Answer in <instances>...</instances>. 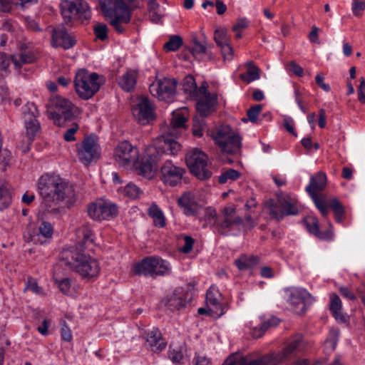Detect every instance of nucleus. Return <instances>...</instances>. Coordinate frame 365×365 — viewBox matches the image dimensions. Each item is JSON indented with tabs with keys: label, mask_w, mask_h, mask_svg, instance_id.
Listing matches in <instances>:
<instances>
[{
	"label": "nucleus",
	"mask_w": 365,
	"mask_h": 365,
	"mask_svg": "<svg viewBox=\"0 0 365 365\" xmlns=\"http://www.w3.org/2000/svg\"><path fill=\"white\" fill-rule=\"evenodd\" d=\"M302 346V335H294L284 343L282 351L262 356L265 365H279L297 357Z\"/></svg>",
	"instance_id": "4"
},
{
	"label": "nucleus",
	"mask_w": 365,
	"mask_h": 365,
	"mask_svg": "<svg viewBox=\"0 0 365 365\" xmlns=\"http://www.w3.org/2000/svg\"><path fill=\"white\" fill-rule=\"evenodd\" d=\"M36 59V55L31 51H21L11 56L14 66L19 72L24 65L32 63Z\"/></svg>",
	"instance_id": "33"
},
{
	"label": "nucleus",
	"mask_w": 365,
	"mask_h": 365,
	"mask_svg": "<svg viewBox=\"0 0 365 365\" xmlns=\"http://www.w3.org/2000/svg\"><path fill=\"white\" fill-rule=\"evenodd\" d=\"M262 107L261 105H256L251 107L247 112L248 119L251 122L255 123L257 120L259 114L262 110Z\"/></svg>",
	"instance_id": "55"
},
{
	"label": "nucleus",
	"mask_w": 365,
	"mask_h": 365,
	"mask_svg": "<svg viewBox=\"0 0 365 365\" xmlns=\"http://www.w3.org/2000/svg\"><path fill=\"white\" fill-rule=\"evenodd\" d=\"M108 16L110 19V24L118 34H123L125 31V25L130 21L131 13L127 3L123 0H116Z\"/></svg>",
	"instance_id": "13"
},
{
	"label": "nucleus",
	"mask_w": 365,
	"mask_h": 365,
	"mask_svg": "<svg viewBox=\"0 0 365 365\" xmlns=\"http://www.w3.org/2000/svg\"><path fill=\"white\" fill-rule=\"evenodd\" d=\"M186 347L184 344H171L169 346L168 357L175 364H182Z\"/></svg>",
	"instance_id": "39"
},
{
	"label": "nucleus",
	"mask_w": 365,
	"mask_h": 365,
	"mask_svg": "<svg viewBox=\"0 0 365 365\" xmlns=\"http://www.w3.org/2000/svg\"><path fill=\"white\" fill-rule=\"evenodd\" d=\"M339 333H330V337L325 341V346L329 348L331 351H334L338 341Z\"/></svg>",
	"instance_id": "61"
},
{
	"label": "nucleus",
	"mask_w": 365,
	"mask_h": 365,
	"mask_svg": "<svg viewBox=\"0 0 365 365\" xmlns=\"http://www.w3.org/2000/svg\"><path fill=\"white\" fill-rule=\"evenodd\" d=\"M93 32L96 38L103 41L108 38V28L106 24H98L93 26Z\"/></svg>",
	"instance_id": "53"
},
{
	"label": "nucleus",
	"mask_w": 365,
	"mask_h": 365,
	"mask_svg": "<svg viewBox=\"0 0 365 365\" xmlns=\"http://www.w3.org/2000/svg\"><path fill=\"white\" fill-rule=\"evenodd\" d=\"M159 153L155 148V140L153 145L149 146L146 150V155L141 160L136 167V171L139 175L148 179H153L157 171V163Z\"/></svg>",
	"instance_id": "15"
},
{
	"label": "nucleus",
	"mask_w": 365,
	"mask_h": 365,
	"mask_svg": "<svg viewBox=\"0 0 365 365\" xmlns=\"http://www.w3.org/2000/svg\"><path fill=\"white\" fill-rule=\"evenodd\" d=\"M327 185V176L324 173L319 172L310 178L309 184L306 187V191L309 195H317V192L323 190Z\"/></svg>",
	"instance_id": "32"
},
{
	"label": "nucleus",
	"mask_w": 365,
	"mask_h": 365,
	"mask_svg": "<svg viewBox=\"0 0 365 365\" xmlns=\"http://www.w3.org/2000/svg\"><path fill=\"white\" fill-rule=\"evenodd\" d=\"M200 93L203 97L197 102L196 109L201 116H207L214 110L217 96L215 93L207 92L206 88L202 86L200 88Z\"/></svg>",
	"instance_id": "24"
},
{
	"label": "nucleus",
	"mask_w": 365,
	"mask_h": 365,
	"mask_svg": "<svg viewBox=\"0 0 365 365\" xmlns=\"http://www.w3.org/2000/svg\"><path fill=\"white\" fill-rule=\"evenodd\" d=\"M342 303L336 294H330L329 309L335 319L339 322H346V317L341 312Z\"/></svg>",
	"instance_id": "34"
},
{
	"label": "nucleus",
	"mask_w": 365,
	"mask_h": 365,
	"mask_svg": "<svg viewBox=\"0 0 365 365\" xmlns=\"http://www.w3.org/2000/svg\"><path fill=\"white\" fill-rule=\"evenodd\" d=\"M76 36L68 34L63 26H59L53 30L52 46L54 47H62L65 50L70 49L76 44Z\"/></svg>",
	"instance_id": "23"
},
{
	"label": "nucleus",
	"mask_w": 365,
	"mask_h": 365,
	"mask_svg": "<svg viewBox=\"0 0 365 365\" xmlns=\"http://www.w3.org/2000/svg\"><path fill=\"white\" fill-rule=\"evenodd\" d=\"M222 365H265L263 356L252 359L249 356H242L239 354L230 356Z\"/></svg>",
	"instance_id": "31"
},
{
	"label": "nucleus",
	"mask_w": 365,
	"mask_h": 365,
	"mask_svg": "<svg viewBox=\"0 0 365 365\" xmlns=\"http://www.w3.org/2000/svg\"><path fill=\"white\" fill-rule=\"evenodd\" d=\"M138 156V148L132 145L128 141L120 143L114 151L115 160L120 166L130 165L137 160Z\"/></svg>",
	"instance_id": "21"
},
{
	"label": "nucleus",
	"mask_w": 365,
	"mask_h": 365,
	"mask_svg": "<svg viewBox=\"0 0 365 365\" xmlns=\"http://www.w3.org/2000/svg\"><path fill=\"white\" fill-rule=\"evenodd\" d=\"M77 155L79 160L88 165L96 162L101 156V147L96 135H90L76 145Z\"/></svg>",
	"instance_id": "12"
},
{
	"label": "nucleus",
	"mask_w": 365,
	"mask_h": 365,
	"mask_svg": "<svg viewBox=\"0 0 365 365\" xmlns=\"http://www.w3.org/2000/svg\"><path fill=\"white\" fill-rule=\"evenodd\" d=\"M240 177V173L234 169H228L223 172L220 176L218 181L220 184H225L228 180H236Z\"/></svg>",
	"instance_id": "48"
},
{
	"label": "nucleus",
	"mask_w": 365,
	"mask_h": 365,
	"mask_svg": "<svg viewBox=\"0 0 365 365\" xmlns=\"http://www.w3.org/2000/svg\"><path fill=\"white\" fill-rule=\"evenodd\" d=\"M364 9H365V2L364 1H360L358 0L353 1L352 12L355 16H356V17L361 16Z\"/></svg>",
	"instance_id": "56"
},
{
	"label": "nucleus",
	"mask_w": 365,
	"mask_h": 365,
	"mask_svg": "<svg viewBox=\"0 0 365 365\" xmlns=\"http://www.w3.org/2000/svg\"><path fill=\"white\" fill-rule=\"evenodd\" d=\"M221 53L225 61H231L233 57V49L230 45V42L225 45L220 46Z\"/></svg>",
	"instance_id": "58"
},
{
	"label": "nucleus",
	"mask_w": 365,
	"mask_h": 365,
	"mask_svg": "<svg viewBox=\"0 0 365 365\" xmlns=\"http://www.w3.org/2000/svg\"><path fill=\"white\" fill-rule=\"evenodd\" d=\"M55 283L58 285L60 291L64 294H69L71 287V279L65 277L61 279H54Z\"/></svg>",
	"instance_id": "54"
},
{
	"label": "nucleus",
	"mask_w": 365,
	"mask_h": 365,
	"mask_svg": "<svg viewBox=\"0 0 365 365\" xmlns=\"http://www.w3.org/2000/svg\"><path fill=\"white\" fill-rule=\"evenodd\" d=\"M118 191L130 199L139 198L143 194V191L132 182L128 183L124 187L118 189Z\"/></svg>",
	"instance_id": "42"
},
{
	"label": "nucleus",
	"mask_w": 365,
	"mask_h": 365,
	"mask_svg": "<svg viewBox=\"0 0 365 365\" xmlns=\"http://www.w3.org/2000/svg\"><path fill=\"white\" fill-rule=\"evenodd\" d=\"M182 44V39L180 36H173L169 41L164 44V49L167 51H175Z\"/></svg>",
	"instance_id": "49"
},
{
	"label": "nucleus",
	"mask_w": 365,
	"mask_h": 365,
	"mask_svg": "<svg viewBox=\"0 0 365 365\" xmlns=\"http://www.w3.org/2000/svg\"><path fill=\"white\" fill-rule=\"evenodd\" d=\"M214 40L220 47L230 42V38L227 36V31L225 29H216L214 34Z\"/></svg>",
	"instance_id": "50"
},
{
	"label": "nucleus",
	"mask_w": 365,
	"mask_h": 365,
	"mask_svg": "<svg viewBox=\"0 0 365 365\" xmlns=\"http://www.w3.org/2000/svg\"><path fill=\"white\" fill-rule=\"evenodd\" d=\"M79 126L77 123H73L63 134V138L67 142L74 141L76 140L75 134L78 131Z\"/></svg>",
	"instance_id": "57"
},
{
	"label": "nucleus",
	"mask_w": 365,
	"mask_h": 365,
	"mask_svg": "<svg viewBox=\"0 0 365 365\" xmlns=\"http://www.w3.org/2000/svg\"><path fill=\"white\" fill-rule=\"evenodd\" d=\"M88 214L94 220H109L117 215L118 207L115 204L100 200L88 205Z\"/></svg>",
	"instance_id": "18"
},
{
	"label": "nucleus",
	"mask_w": 365,
	"mask_h": 365,
	"mask_svg": "<svg viewBox=\"0 0 365 365\" xmlns=\"http://www.w3.org/2000/svg\"><path fill=\"white\" fill-rule=\"evenodd\" d=\"M245 65L247 70L240 75V78L247 83L258 80L260 77L259 68L252 61H248Z\"/></svg>",
	"instance_id": "40"
},
{
	"label": "nucleus",
	"mask_w": 365,
	"mask_h": 365,
	"mask_svg": "<svg viewBox=\"0 0 365 365\" xmlns=\"http://www.w3.org/2000/svg\"><path fill=\"white\" fill-rule=\"evenodd\" d=\"M192 47L191 52L195 58H200L203 60H211L212 58V53L207 50L206 42L200 41L196 38L192 40Z\"/></svg>",
	"instance_id": "35"
},
{
	"label": "nucleus",
	"mask_w": 365,
	"mask_h": 365,
	"mask_svg": "<svg viewBox=\"0 0 365 365\" xmlns=\"http://www.w3.org/2000/svg\"><path fill=\"white\" fill-rule=\"evenodd\" d=\"M259 262V258L255 255H241L235 260V264L240 271L253 269Z\"/></svg>",
	"instance_id": "36"
},
{
	"label": "nucleus",
	"mask_w": 365,
	"mask_h": 365,
	"mask_svg": "<svg viewBox=\"0 0 365 365\" xmlns=\"http://www.w3.org/2000/svg\"><path fill=\"white\" fill-rule=\"evenodd\" d=\"M41 205L49 213L58 214L62 208H70L76 202L73 186L58 175L44 174L37 183Z\"/></svg>",
	"instance_id": "1"
},
{
	"label": "nucleus",
	"mask_w": 365,
	"mask_h": 365,
	"mask_svg": "<svg viewBox=\"0 0 365 365\" xmlns=\"http://www.w3.org/2000/svg\"><path fill=\"white\" fill-rule=\"evenodd\" d=\"M99 76L96 73H89L82 69L78 71L75 77L74 85L78 96L84 100L93 97L101 87Z\"/></svg>",
	"instance_id": "7"
},
{
	"label": "nucleus",
	"mask_w": 365,
	"mask_h": 365,
	"mask_svg": "<svg viewBox=\"0 0 365 365\" xmlns=\"http://www.w3.org/2000/svg\"><path fill=\"white\" fill-rule=\"evenodd\" d=\"M193 365H212L211 360L205 356L196 354L193 358Z\"/></svg>",
	"instance_id": "63"
},
{
	"label": "nucleus",
	"mask_w": 365,
	"mask_h": 365,
	"mask_svg": "<svg viewBox=\"0 0 365 365\" xmlns=\"http://www.w3.org/2000/svg\"><path fill=\"white\" fill-rule=\"evenodd\" d=\"M38 115L37 107L33 103H27L22 107V118L24 123L38 120Z\"/></svg>",
	"instance_id": "41"
},
{
	"label": "nucleus",
	"mask_w": 365,
	"mask_h": 365,
	"mask_svg": "<svg viewBox=\"0 0 365 365\" xmlns=\"http://www.w3.org/2000/svg\"><path fill=\"white\" fill-rule=\"evenodd\" d=\"M11 200L7 184L0 179V210L6 208Z\"/></svg>",
	"instance_id": "44"
},
{
	"label": "nucleus",
	"mask_w": 365,
	"mask_h": 365,
	"mask_svg": "<svg viewBox=\"0 0 365 365\" xmlns=\"http://www.w3.org/2000/svg\"><path fill=\"white\" fill-rule=\"evenodd\" d=\"M185 162L191 173L200 180L209 179L212 173L207 168V156L197 148L190 150L185 155Z\"/></svg>",
	"instance_id": "10"
},
{
	"label": "nucleus",
	"mask_w": 365,
	"mask_h": 365,
	"mask_svg": "<svg viewBox=\"0 0 365 365\" xmlns=\"http://www.w3.org/2000/svg\"><path fill=\"white\" fill-rule=\"evenodd\" d=\"M329 207L331 208L334 213L336 222L339 223L342 222L345 212L341 203L336 198H334L329 200Z\"/></svg>",
	"instance_id": "43"
},
{
	"label": "nucleus",
	"mask_w": 365,
	"mask_h": 365,
	"mask_svg": "<svg viewBox=\"0 0 365 365\" xmlns=\"http://www.w3.org/2000/svg\"><path fill=\"white\" fill-rule=\"evenodd\" d=\"M39 234L46 239L52 237L53 233V225L46 221H42L38 227Z\"/></svg>",
	"instance_id": "52"
},
{
	"label": "nucleus",
	"mask_w": 365,
	"mask_h": 365,
	"mask_svg": "<svg viewBox=\"0 0 365 365\" xmlns=\"http://www.w3.org/2000/svg\"><path fill=\"white\" fill-rule=\"evenodd\" d=\"M222 296L217 288L211 286L206 293V304L211 312V317L217 319L226 311V306L222 302Z\"/></svg>",
	"instance_id": "22"
},
{
	"label": "nucleus",
	"mask_w": 365,
	"mask_h": 365,
	"mask_svg": "<svg viewBox=\"0 0 365 365\" xmlns=\"http://www.w3.org/2000/svg\"><path fill=\"white\" fill-rule=\"evenodd\" d=\"M242 223V217L236 215L235 207L229 206L224 207L222 215L215 219L214 227L218 232L222 235H227L235 225H241Z\"/></svg>",
	"instance_id": "17"
},
{
	"label": "nucleus",
	"mask_w": 365,
	"mask_h": 365,
	"mask_svg": "<svg viewBox=\"0 0 365 365\" xmlns=\"http://www.w3.org/2000/svg\"><path fill=\"white\" fill-rule=\"evenodd\" d=\"M212 138L224 153L236 154L240 151L242 138L227 125L217 128Z\"/></svg>",
	"instance_id": "5"
},
{
	"label": "nucleus",
	"mask_w": 365,
	"mask_h": 365,
	"mask_svg": "<svg viewBox=\"0 0 365 365\" xmlns=\"http://www.w3.org/2000/svg\"><path fill=\"white\" fill-rule=\"evenodd\" d=\"M186 118L181 111L173 112L170 127L166 133L161 135L155 139V148L159 153L177 155L181 149L180 144L176 138L180 135L179 129L185 127Z\"/></svg>",
	"instance_id": "3"
},
{
	"label": "nucleus",
	"mask_w": 365,
	"mask_h": 365,
	"mask_svg": "<svg viewBox=\"0 0 365 365\" xmlns=\"http://www.w3.org/2000/svg\"><path fill=\"white\" fill-rule=\"evenodd\" d=\"M183 239L185 243L184 245L180 248V251L185 254H187L192 250L195 240L192 237L187 235L184 236Z\"/></svg>",
	"instance_id": "59"
},
{
	"label": "nucleus",
	"mask_w": 365,
	"mask_h": 365,
	"mask_svg": "<svg viewBox=\"0 0 365 365\" xmlns=\"http://www.w3.org/2000/svg\"><path fill=\"white\" fill-rule=\"evenodd\" d=\"M177 82L175 79H158L149 86L151 95L163 101H171L175 96Z\"/></svg>",
	"instance_id": "16"
},
{
	"label": "nucleus",
	"mask_w": 365,
	"mask_h": 365,
	"mask_svg": "<svg viewBox=\"0 0 365 365\" xmlns=\"http://www.w3.org/2000/svg\"><path fill=\"white\" fill-rule=\"evenodd\" d=\"M287 302L291 309L297 314H303L307 307L315 302V298L305 289L289 287L284 289Z\"/></svg>",
	"instance_id": "9"
},
{
	"label": "nucleus",
	"mask_w": 365,
	"mask_h": 365,
	"mask_svg": "<svg viewBox=\"0 0 365 365\" xmlns=\"http://www.w3.org/2000/svg\"><path fill=\"white\" fill-rule=\"evenodd\" d=\"M279 322V319L276 317L261 318L259 324L250 330V334L254 339L260 338L268 329L277 327Z\"/></svg>",
	"instance_id": "28"
},
{
	"label": "nucleus",
	"mask_w": 365,
	"mask_h": 365,
	"mask_svg": "<svg viewBox=\"0 0 365 365\" xmlns=\"http://www.w3.org/2000/svg\"><path fill=\"white\" fill-rule=\"evenodd\" d=\"M190 300L191 294L185 292L182 288H178L170 297L168 304L172 309H179L185 307Z\"/></svg>",
	"instance_id": "27"
},
{
	"label": "nucleus",
	"mask_w": 365,
	"mask_h": 365,
	"mask_svg": "<svg viewBox=\"0 0 365 365\" xmlns=\"http://www.w3.org/2000/svg\"><path fill=\"white\" fill-rule=\"evenodd\" d=\"M30 290L33 293L37 295L43 296L45 293L43 289L38 286L36 279L32 277H29L26 282V287L24 291Z\"/></svg>",
	"instance_id": "51"
},
{
	"label": "nucleus",
	"mask_w": 365,
	"mask_h": 365,
	"mask_svg": "<svg viewBox=\"0 0 365 365\" xmlns=\"http://www.w3.org/2000/svg\"><path fill=\"white\" fill-rule=\"evenodd\" d=\"M62 260L83 279L93 281L100 274L101 267L97 259L81 250L64 251L62 254Z\"/></svg>",
	"instance_id": "2"
},
{
	"label": "nucleus",
	"mask_w": 365,
	"mask_h": 365,
	"mask_svg": "<svg viewBox=\"0 0 365 365\" xmlns=\"http://www.w3.org/2000/svg\"><path fill=\"white\" fill-rule=\"evenodd\" d=\"M61 14L66 22L72 17L81 21L91 18V10L84 0H63L61 3Z\"/></svg>",
	"instance_id": "11"
},
{
	"label": "nucleus",
	"mask_w": 365,
	"mask_h": 365,
	"mask_svg": "<svg viewBox=\"0 0 365 365\" xmlns=\"http://www.w3.org/2000/svg\"><path fill=\"white\" fill-rule=\"evenodd\" d=\"M26 135L29 137V143L33 142L35 136L39 133L41 126L38 120L24 123Z\"/></svg>",
	"instance_id": "46"
},
{
	"label": "nucleus",
	"mask_w": 365,
	"mask_h": 365,
	"mask_svg": "<svg viewBox=\"0 0 365 365\" xmlns=\"http://www.w3.org/2000/svg\"><path fill=\"white\" fill-rule=\"evenodd\" d=\"M304 223L307 229L311 233L314 235L320 240H329L332 238L333 233L331 230L320 232L319 227V220L314 216H308L304 219Z\"/></svg>",
	"instance_id": "30"
},
{
	"label": "nucleus",
	"mask_w": 365,
	"mask_h": 365,
	"mask_svg": "<svg viewBox=\"0 0 365 365\" xmlns=\"http://www.w3.org/2000/svg\"><path fill=\"white\" fill-rule=\"evenodd\" d=\"M72 103L60 96L50 98L48 103V114L58 126H63L73 116Z\"/></svg>",
	"instance_id": "8"
},
{
	"label": "nucleus",
	"mask_w": 365,
	"mask_h": 365,
	"mask_svg": "<svg viewBox=\"0 0 365 365\" xmlns=\"http://www.w3.org/2000/svg\"><path fill=\"white\" fill-rule=\"evenodd\" d=\"M11 61V56H9L5 53L0 52V69L7 71Z\"/></svg>",
	"instance_id": "60"
},
{
	"label": "nucleus",
	"mask_w": 365,
	"mask_h": 365,
	"mask_svg": "<svg viewBox=\"0 0 365 365\" xmlns=\"http://www.w3.org/2000/svg\"><path fill=\"white\" fill-rule=\"evenodd\" d=\"M137 76L138 73L135 71L128 70L119 79L118 84L120 87L127 92L131 91L135 86Z\"/></svg>",
	"instance_id": "37"
},
{
	"label": "nucleus",
	"mask_w": 365,
	"mask_h": 365,
	"mask_svg": "<svg viewBox=\"0 0 365 365\" xmlns=\"http://www.w3.org/2000/svg\"><path fill=\"white\" fill-rule=\"evenodd\" d=\"M183 90L186 93H188L191 97H195L200 93V88L197 89L195 78L188 76L185 77L183 81Z\"/></svg>",
	"instance_id": "45"
},
{
	"label": "nucleus",
	"mask_w": 365,
	"mask_h": 365,
	"mask_svg": "<svg viewBox=\"0 0 365 365\" xmlns=\"http://www.w3.org/2000/svg\"><path fill=\"white\" fill-rule=\"evenodd\" d=\"M178 205L187 216H195L200 210V205L191 192L183 193L178 200Z\"/></svg>",
	"instance_id": "25"
},
{
	"label": "nucleus",
	"mask_w": 365,
	"mask_h": 365,
	"mask_svg": "<svg viewBox=\"0 0 365 365\" xmlns=\"http://www.w3.org/2000/svg\"><path fill=\"white\" fill-rule=\"evenodd\" d=\"M148 215L153 218L155 227L163 228L166 225V219L162 210L156 205L153 204L148 210Z\"/></svg>",
	"instance_id": "38"
},
{
	"label": "nucleus",
	"mask_w": 365,
	"mask_h": 365,
	"mask_svg": "<svg viewBox=\"0 0 365 365\" xmlns=\"http://www.w3.org/2000/svg\"><path fill=\"white\" fill-rule=\"evenodd\" d=\"M358 98L359 101L365 103V80L364 78H361L360 83L358 88Z\"/></svg>",
	"instance_id": "64"
},
{
	"label": "nucleus",
	"mask_w": 365,
	"mask_h": 365,
	"mask_svg": "<svg viewBox=\"0 0 365 365\" xmlns=\"http://www.w3.org/2000/svg\"><path fill=\"white\" fill-rule=\"evenodd\" d=\"M167 343L162 337L160 331L155 327L148 330L146 334V346L151 351L158 353L166 347Z\"/></svg>",
	"instance_id": "26"
},
{
	"label": "nucleus",
	"mask_w": 365,
	"mask_h": 365,
	"mask_svg": "<svg viewBox=\"0 0 365 365\" xmlns=\"http://www.w3.org/2000/svg\"><path fill=\"white\" fill-rule=\"evenodd\" d=\"M270 216L279 221L285 216L296 215L299 213L297 201L289 196L279 198L276 202L268 205Z\"/></svg>",
	"instance_id": "14"
},
{
	"label": "nucleus",
	"mask_w": 365,
	"mask_h": 365,
	"mask_svg": "<svg viewBox=\"0 0 365 365\" xmlns=\"http://www.w3.org/2000/svg\"><path fill=\"white\" fill-rule=\"evenodd\" d=\"M132 112L135 120L143 125L151 123L156 118L153 105L145 97H140L138 99Z\"/></svg>",
	"instance_id": "20"
},
{
	"label": "nucleus",
	"mask_w": 365,
	"mask_h": 365,
	"mask_svg": "<svg viewBox=\"0 0 365 365\" xmlns=\"http://www.w3.org/2000/svg\"><path fill=\"white\" fill-rule=\"evenodd\" d=\"M312 200L314 202L317 208L319 210L322 215L326 217L329 213V209L327 202L322 195H317L315 196L311 195Z\"/></svg>",
	"instance_id": "47"
},
{
	"label": "nucleus",
	"mask_w": 365,
	"mask_h": 365,
	"mask_svg": "<svg viewBox=\"0 0 365 365\" xmlns=\"http://www.w3.org/2000/svg\"><path fill=\"white\" fill-rule=\"evenodd\" d=\"M185 170L175 165L171 160L165 161L160 169V178L166 185L175 187L182 181Z\"/></svg>",
	"instance_id": "19"
},
{
	"label": "nucleus",
	"mask_w": 365,
	"mask_h": 365,
	"mask_svg": "<svg viewBox=\"0 0 365 365\" xmlns=\"http://www.w3.org/2000/svg\"><path fill=\"white\" fill-rule=\"evenodd\" d=\"M134 274L156 277L170 272V264L160 257L151 256L135 263L133 267Z\"/></svg>",
	"instance_id": "6"
},
{
	"label": "nucleus",
	"mask_w": 365,
	"mask_h": 365,
	"mask_svg": "<svg viewBox=\"0 0 365 365\" xmlns=\"http://www.w3.org/2000/svg\"><path fill=\"white\" fill-rule=\"evenodd\" d=\"M76 235L79 240L78 249L81 251L94 242V234L89 224H84L81 226L76 231Z\"/></svg>",
	"instance_id": "29"
},
{
	"label": "nucleus",
	"mask_w": 365,
	"mask_h": 365,
	"mask_svg": "<svg viewBox=\"0 0 365 365\" xmlns=\"http://www.w3.org/2000/svg\"><path fill=\"white\" fill-rule=\"evenodd\" d=\"M339 290L341 295L347 299L354 301L356 299L355 294L347 287H340Z\"/></svg>",
	"instance_id": "62"
}]
</instances>
